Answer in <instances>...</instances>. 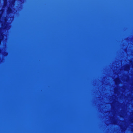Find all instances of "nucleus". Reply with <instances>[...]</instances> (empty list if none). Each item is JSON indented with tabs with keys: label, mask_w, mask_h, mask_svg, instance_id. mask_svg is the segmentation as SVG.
I'll use <instances>...</instances> for the list:
<instances>
[{
	"label": "nucleus",
	"mask_w": 133,
	"mask_h": 133,
	"mask_svg": "<svg viewBox=\"0 0 133 133\" xmlns=\"http://www.w3.org/2000/svg\"><path fill=\"white\" fill-rule=\"evenodd\" d=\"M18 1H20L21 3H23V1H24V0H18Z\"/></svg>",
	"instance_id": "2"
},
{
	"label": "nucleus",
	"mask_w": 133,
	"mask_h": 133,
	"mask_svg": "<svg viewBox=\"0 0 133 133\" xmlns=\"http://www.w3.org/2000/svg\"><path fill=\"white\" fill-rule=\"evenodd\" d=\"M129 69V66H128L125 69V70H128Z\"/></svg>",
	"instance_id": "1"
}]
</instances>
